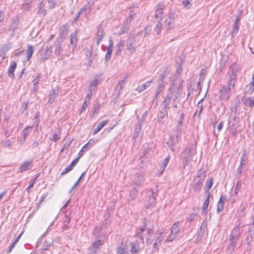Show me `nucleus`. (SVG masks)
I'll list each match as a JSON object with an SVG mask.
<instances>
[{"label": "nucleus", "instance_id": "f257e3e1", "mask_svg": "<svg viewBox=\"0 0 254 254\" xmlns=\"http://www.w3.org/2000/svg\"><path fill=\"white\" fill-rule=\"evenodd\" d=\"M235 83L232 79H228L227 85L222 86L219 91V98L221 100H228L229 99L231 94V90L234 89Z\"/></svg>", "mask_w": 254, "mask_h": 254}, {"label": "nucleus", "instance_id": "f03ea898", "mask_svg": "<svg viewBox=\"0 0 254 254\" xmlns=\"http://www.w3.org/2000/svg\"><path fill=\"white\" fill-rule=\"evenodd\" d=\"M241 232L239 226H235L232 231L229 238V249L232 252L237 246V242L240 239Z\"/></svg>", "mask_w": 254, "mask_h": 254}, {"label": "nucleus", "instance_id": "7ed1b4c3", "mask_svg": "<svg viewBox=\"0 0 254 254\" xmlns=\"http://www.w3.org/2000/svg\"><path fill=\"white\" fill-rule=\"evenodd\" d=\"M184 155L183 157V165L184 168L186 166H188L190 162L192 160V156L193 152L191 149H186L184 151Z\"/></svg>", "mask_w": 254, "mask_h": 254}, {"label": "nucleus", "instance_id": "20e7f679", "mask_svg": "<svg viewBox=\"0 0 254 254\" xmlns=\"http://www.w3.org/2000/svg\"><path fill=\"white\" fill-rule=\"evenodd\" d=\"M147 113L148 112L147 111H145L141 116V120L138 123L137 125V126L136 127H135V129H134V135L135 136H137L139 133H140V131L141 129V127H142V123L143 122H144L146 116H147Z\"/></svg>", "mask_w": 254, "mask_h": 254}, {"label": "nucleus", "instance_id": "39448f33", "mask_svg": "<svg viewBox=\"0 0 254 254\" xmlns=\"http://www.w3.org/2000/svg\"><path fill=\"white\" fill-rule=\"evenodd\" d=\"M144 181L143 175L141 173H137L134 175L133 179V185L137 188H139Z\"/></svg>", "mask_w": 254, "mask_h": 254}, {"label": "nucleus", "instance_id": "423d86ee", "mask_svg": "<svg viewBox=\"0 0 254 254\" xmlns=\"http://www.w3.org/2000/svg\"><path fill=\"white\" fill-rule=\"evenodd\" d=\"M113 41L112 38H110L109 40V45L107 48V52L105 55V62H108L111 59V55L113 52Z\"/></svg>", "mask_w": 254, "mask_h": 254}, {"label": "nucleus", "instance_id": "0eeeda50", "mask_svg": "<svg viewBox=\"0 0 254 254\" xmlns=\"http://www.w3.org/2000/svg\"><path fill=\"white\" fill-rule=\"evenodd\" d=\"M131 42L126 45L127 50L129 52L130 54L134 53L136 51V48L135 47V37L134 36L132 37L131 36H130L128 37V39H131Z\"/></svg>", "mask_w": 254, "mask_h": 254}, {"label": "nucleus", "instance_id": "6e6552de", "mask_svg": "<svg viewBox=\"0 0 254 254\" xmlns=\"http://www.w3.org/2000/svg\"><path fill=\"white\" fill-rule=\"evenodd\" d=\"M174 17L173 14H170L166 18L165 21V24L166 26V30H170L174 26Z\"/></svg>", "mask_w": 254, "mask_h": 254}, {"label": "nucleus", "instance_id": "1a4fd4ad", "mask_svg": "<svg viewBox=\"0 0 254 254\" xmlns=\"http://www.w3.org/2000/svg\"><path fill=\"white\" fill-rule=\"evenodd\" d=\"M203 181L201 179L194 178L192 190L195 192H198L201 189Z\"/></svg>", "mask_w": 254, "mask_h": 254}, {"label": "nucleus", "instance_id": "9d476101", "mask_svg": "<svg viewBox=\"0 0 254 254\" xmlns=\"http://www.w3.org/2000/svg\"><path fill=\"white\" fill-rule=\"evenodd\" d=\"M116 254H129L127 245L123 243H121L117 249Z\"/></svg>", "mask_w": 254, "mask_h": 254}, {"label": "nucleus", "instance_id": "9b49d317", "mask_svg": "<svg viewBox=\"0 0 254 254\" xmlns=\"http://www.w3.org/2000/svg\"><path fill=\"white\" fill-rule=\"evenodd\" d=\"M183 86V80H181L179 84L177 87V90H176V93H175L174 99H173L174 103V107L176 108H177V105L176 104H175V102L176 101V100L179 97H180V96H181Z\"/></svg>", "mask_w": 254, "mask_h": 254}, {"label": "nucleus", "instance_id": "f8f14e48", "mask_svg": "<svg viewBox=\"0 0 254 254\" xmlns=\"http://www.w3.org/2000/svg\"><path fill=\"white\" fill-rule=\"evenodd\" d=\"M59 90L60 87L56 86L55 88H54L50 92L49 95V102L50 103H52L54 102V100L59 94Z\"/></svg>", "mask_w": 254, "mask_h": 254}, {"label": "nucleus", "instance_id": "ddd939ff", "mask_svg": "<svg viewBox=\"0 0 254 254\" xmlns=\"http://www.w3.org/2000/svg\"><path fill=\"white\" fill-rule=\"evenodd\" d=\"M147 225L146 224V220H144L143 221V225L140 227V229L136 232L135 236L139 239V242H142L143 239V233L144 230L146 229Z\"/></svg>", "mask_w": 254, "mask_h": 254}, {"label": "nucleus", "instance_id": "4468645a", "mask_svg": "<svg viewBox=\"0 0 254 254\" xmlns=\"http://www.w3.org/2000/svg\"><path fill=\"white\" fill-rule=\"evenodd\" d=\"M238 70L236 64L232 65L231 67V73L229 75L228 79H232L234 82H236Z\"/></svg>", "mask_w": 254, "mask_h": 254}, {"label": "nucleus", "instance_id": "2eb2a0df", "mask_svg": "<svg viewBox=\"0 0 254 254\" xmlns=\"http://www.w3.org/2000/svg\"><path fill=\"white\" fill-rule=\"evenodd\" d=\"M242 101L244 105L247 107H253L254 106V97L248 98L243 97L242 98Z\"/></svg>", "mask_w": 254, "mask_h": 254}, {"label": "nucleus", "instance_id": "dca6fc26", "mask_svg": "<svg viewBox=\"0 0 254 254\" xmlns=\"http://www.w3.org/2000/svg\"><path fill=\"white\" fill-rule=\"evenodd\" d=\"M227 197L226 195H222L220 196L219 202L217 204V212L220 213L223 209V204L224 202L226 200Z\"/></svg>", "mask_w": 254, "mask_h": 254}, {"label": "nucleus", "instance_id": "f3484780", "mask_svg": "<svg viewBox=\"0 0 254 254\" xmlns=\"http://www.w3.org/2000/svg\"><path fill=\"white\" fill-rule=\"evenodd\" d=\"M32 161H26L24 162L20 168V172H24L28 171L32 168Z\"/></svg>", "mask_w": 254, "mask_h": 254}, {"label": "nucleus", "instance_id": "a211bd4d", "mask_svg": "<svg viewBox=\"0 0 254 254\" xmlns=\"http://www.w3.org/2000/svg\"><path fill=\"white\" fill-rule=\"evenodd\" d=\"M130 23H131L129 21H128L127 20H125V21H124L120 31L119 32V34L122 35L125 33L127 32L129 29Z\"/></svg>", "mask_w": 254, "mask_h": 254}, {"label": "nucleus", "instance_id": "6ab92c4d", "mask_svg": "<svg viewBox=\"0 0 254 254\" xmlns=\"http://www.w3.org/2000/svg\"><path fill=\"white\" fill-rule=\"evenodd\" d=\"M125 43L124 40H120L119 42L117 44V49L116 51L115 55L117 56L121 55L122 52L124 47Z\"/></svg>", "mask_w": 254, "mask_h": 254}, {"label": "nucleus", "instance_id": "aec40b11", "mask_svg": "<svg viewBox=\"0 0 254 254\" xmlns=\"http://www.w3.org/2000/svg\"><path fill=\"white\" fill-rule=\"evenodd\" d=\"M16 65L17 64L16 62H13L10 64V66L8 68V76L12 78H14V71L16 67Z\"/></svg>", "mask_w": 254, "mask_h": 254}, {"label": "nucleus", "instance_id": "412c9836", "mask_svg": "<svg viewBox=\"0 0 254 254\" xmlns=\"http://www.w3.org/2000/svg\"><path fill=\"white\" fill-rule=\"evenodd\" d=\"M104 30L101 26L99 27L98 28L97 32V44L99 45L101 41L102 40L103 37H104Z\"/></svg>", "mask_w": 254, "mask_h": 254}, {"label": "nucleus", "instance_id": "4be33fe9", "mask_svg": "<svg viewBox=\"0 0 254 254\" xmlns=\"http://www.w3.org/2000/svg\"><path fill=\"white\" fill-rule=\"evenodd\" d=\"M239 20H240V18H239V16H237L235 20V22L233 25V28H232V36L236 35L237 34V33L239 30Z\"/></svg>", "mask_w": 254, "mask_h": 254}, {"label": "nucleus", "instance_id": "5701e85b", "mask_svg": "<svg viewBox=\"0 0 254 254\" xmlns=\"http://www.w3.org/2000/svg\"><path fill=\"white\" fill-rule=\"evenodd\" d=\"M68 32V26L66 24L63 25L60 31V37L62 39H65Z\"/></svg>", "mask_w": 254, "mask_h": 254}, {"label": "nucleus", "instance_id": "b1692460", "mask_svg": "<svg viewBox=\"0 0 254 254\" xmlns=\"http://www.w3.org/2000/svg\"><path fill=\"white\" fill-rule=\"evenodd\" d=\"M77 39V37L76 32L75 31L74 32L71 33L70 34V43L72 45L73 50L76 48Z\"/></svg>", "mask_w": 254, "mask_h": 254}, {"label": "nucleus", "instance_id": "393cba45", "mask_svg": "<svg viewBox=\"0 0 254 254\" xmlns=\"http://www.w3.org/2000/svg\"><path fill=\"white\" fill-rule=\"evenodd\" d=\"M210 194L209 192L207 193V195L205 198V201L203 204L202 206V213L205 214L207 212V209L208 206L209 202Z\"/></svg>", "mask_w": 254, "mask_h": 254}, {"label": "nucleus", "instance_id": "a878e982", "mask_svg": "<svg viewBox=\"0 0 254 254\" xmlns=\"http://www.w3.org/2000/svg\"><path fill=\"white\" fill-rule=\"evenodd\" d=\"M60 135L61 130L60 128H58L57 130L50 137V139L52 141L56 142L60 139Z\"/></svg>", "mask_w": 254, "mask_h": 254}, {"label": "nucleus", "instance_id": "bb28decb", "mask_svg": "<svg viewBox=\"0 0 254 254\" xmlns=\"http://www.w3.org/2000/svg\"><path fill=\"white\" fill-rule=\"evenodd\" d=\"M44 7H45V4L43 3V2H40L39 3L38 13V14H39L42 16H45L46 14V10L44 8Z\"/></svg>", "mask_w": 254, "mask_h": 254}, {"label": "nucleus", "instance_id": "cd10ccee", "mask_svg": "<svg viewBox=\"0 0 254 254\" xmlns=\"http://www.w3.org/2000/svg\"><path fill=\"white\" fill-rule=\"evenodd\" d=\"M180 224V222L177 221L175 222L171 228V233L172 234H174L177 235V234H178L180 232V228L179 227Z\"/></svg>", "mask_w": 254, "mask_h": 254}, {"label": "nucleus", "instance_id": "c85d7f7f", "mask_svg": "<svg viewBox=\"0 0 254 254\" xmlns=\"http://www.w3.org/2000/svg\"><path fill=\"white\" fill-rule=\"evenodd\" d=\"M152 82V80L148 81L145 83L138 86L136 90L139 92H141L142 91L145 90L147 87H148L150 85V84Z\"/></svg>", "mask_w": 254, "mask_h": 254}, {"label": "nucleus", "instance_id": "c756f323", "mask_svg": "<svg viewBox=\"0 0 254 254\" xmlns=\"http://www.w3.org/2000/svg\"><path fill=\"white\" fill-rule=\"evenodd\" d=\"M163 6L161 4H158L156 6L155 17L157 19L161 18L163 14Z\"/></svg>", "mask_w": 254, "mask_h": 254}, {"label": "nucleus", "instance_id": "7c9ffc66", "mask_svg": "<svg viewBox=\"0 0 254 254\" xmlns=\"http://www.w3.org/2000/svg\"><path fill=\"white\" fill-rule=\"evenodd\" d=\"M174 87V83H173L168 89V92L167 93L165 98L169 100H171L173 97V91Z\"/></svg>", "mask_w": 254, "mask_h": 254}, {"label": "nucleus", "instance_id": "2f4dec72", "mask_svg": "<svg viewBox=\"0 0 254 254\" xmlns=\"http://www.w3.org/2000/svg\"><path fill=\"white\" fill-rule=\"evenodd\" d=\"M253 234L250 233L249 234L248 236L246 239V243H247V250L249 251L251 250V242L253 241Z\"/></svg>", "mask_w": 254, "mask_h": 254}, {"label": "nucleus", "instance_id": "473e14b6", "mask_svg": "<svg viewBox=\"0 0 254 254\" xmlns=\"http://www.w3.org/2000/svg\"><path fill=\"white\" fill-rule=\"evenodd\" d=\"M34 52L33 47L31 45H28L26 50L27 52V61H30Z\"/></svg>", "mask_w": 254, "mask_h": 254}, {"label": "nucleus", "instance_id": "72a5a7b5", "mask_svg": "<svg viewBox=\"0 0 254 254\" xmlns=\"http://www.w3.org/2000/svg\"><path fill=\"white\" fill-rule=\"evenodd\" d=\"M147 234L148 235V237L146 239V243L148 245H149L151 244L152 242L149 239V238L151 236V234L154 230V227L153 225H151L149 227H148L147 228Z\"/></svg>", "mask_w": 254, "mask_h": 254}, {"label": "nucleus", "instance_id": "f704fd0d", "mask_svg": "<svg viewBox=\"0 0 254 254\" xmlns=\"http://www.w3.org/2000/svg\"><path fill=\"white\" fill-rule=\"evenodd\" d=\"M156 199L153 197H149L148 202L146 204V207L147 208H151L153 207L155 204Z\"/></svg>", "mask_w": 254, "mask_h": 254}, {"label": "nucleus", "instance_id": "c9c22d12", "mask_svg": "<svg viewBox=\"0 0 254 254\" xmlns=\"http://www.w3.org/2000/svg\"><path fill=\"white\" fill-rule=\"evenodd\" d=\"M131 246L130 252L132 254L137 253L140 249L139 246L135 243H131L129 244Z\"/></svg>", "mask_w": 254, "mask_h": 254}, {"label": "nucleus", "instance_id": "e433bc0d", "mask_svg": "<svg viewBox=\"0 0 254 254\" xmlns=\"http://www.w3.org/2000/svg\"><path fill=\"white\" fill-rule=\"evenodd\" d=\"M63 52L61 43H58L55 46V54L57 56H60Z\"/></svg>", "mask_w": 254, "mask_h": 254}, {"label": "nucleus", "instance_id": "4c0bfd02", "mask_svg": "<svg viewBox=\"0 0 254 254\" xmlns=\"http://www.w3.org/2000/svg\"><path fill=\"white\" fill-rule=\"evenodd\" d=\"M33 126H26L22 131V136L26 137L31 132Z\"/></svg>", "mask_w": 254, "mask_h": 254}, {"label": "nucleus", "instance_id": "58836bf2", "mask_svg": "<svg viewBox=\"0 0 254 254\" xmlns=\"http://www.w3.org/2000/svg\"><path fill=\"white\" fill-rule=\"evenodd\" d=\"M104 244V241L102 240H98L94 241L92 247L95 248L98 251L99 247Z\"/></svg>", "mask_w": 254, "mask_h": 254}, {"label": "nucleus", "instance_id": "ea45409f", "mask_svg": "<svg viewBox=\"0 0 254 254\" xmlns=\"http://www.w3.org/2000/svg\"><path fill=\"white\" fill-rule=\"evenodd\" d=\"M139 188H133L132 190L130 191L129 197L132 199H135L137 195L138 191Z\"/></svg>", "mask_w": 254, "mask_h": 254}, {"label": "nucleus", "instance_id": "a19ab883", "mask_svg": "<svg viewBox=\"0 0 254 254\" xmlns=\"http://www.w3.org/2000/svg\"><path fill=\"white\" fill-rule=\"evenodd\" d=\"M169 159H170V156L168 155L163 161V162H162V165H163L162 168H163V169H162V171L160 172L159 173L158 176H160L162 174V173H163V172H164V171L165 170V168L166 166H167V164L168 163Z\"/></svg>", "mask_w": 254, "mask_h": 254}, {"label": "nucleus", "instance_id": "79ce46f5", "mask_svg": "<svg viewBox=\"0 0 254 254\" xmlns=\"http://www.w3.org/2000/svg\"><path fill=\"white\" fill-rule=\"evenodd\" d=\"M71 219V216L70 215H66L65 218L63 222V228L66 229L68 227V224H69Z\"/></svg>", "mask_w": 254, "mask_h": 254}, {"label": "nucleus", "instance_id": "37998d69", "mask_svg": "<svg viewBox=\"0 0 254 254\" xmlns=\"http://www.w3.org/2000/svg\"><path fill=\"white\" fill-rule=\"evenodd\" d=\"M51 245L49 243H48L47 241H45L43 243V246L41 249V253H44L45 251L48 250L49 248L51 247Z\"/></svg>", "mask_w": 254, "mask_h": 254}, {"label": "nucleus", "instance_id": "c03bdc74", "mask_svg": "<svg viewBox=\"0 0 254 254\" xmlns=\"http://www.w3.org/2000/svg\"><path fill=\"white\" fill-rule=\"evenodd\" d=\"M237 128H238L237 126L235 124H233L232 125V126L230 127V130H229L230 133L232 135L235 136L236 134V130H237Z\"/></svg>", "mask_w": 254, "mask_h": 254}, {"label": "nucleus", "instance_id": "a18cd8bd", "mask_svg": "<svg viewBox=\"0 0 254 254\" xmlns=\"http://www.w3.org/2000/svg\"><path fill=\"white\" fill-rule=\"evenodd\" d=\"M99 84V80L97 78L95 79L93 81L91 82L90 84V90H93L96 87V86Z\"/></svg>", "mask_w": 254, "mask_h": 254}, {"label": "nucleus", "instance_id": "49530a36", "mask_svg": "<svg viewBox=\"0 0 254 254\" xmlns=\"http://www.w3.org/2000/svg\"><path fill=\"white\" fill-rule=\"evenodd\" d=\"M168 109L163 107L160 112L159 118L162 119L166 116H167L168 115Z\"/></svg>", "mask_w": 254, "mask_h": 254}, {"label": "nucleus", "instance_id": "de8ad7c7", "mask_svg": "<svg viewBox=\"0 0 254 254\" xmlns=\"http://www.w3.org/2000/svg\"><path fill=\"white\" fill-rule=\"evenodd\" d=\"M162 26V23L159 21L155 27L154 30L156 35H159L160 33Z\"/></svg>", "mask_w": 254, "mask_h": 254}, {"label": "nucleus", "instance_id": "09e8293b", "mask_svg": "<svg viewBox=\"0 0 254 254\" xmlns=\"http://www.w3.org/2000/svg\"><path fill=\"white\" fill-rule=\"evenodd\" d=\"M191 0H182V2L186 9H190L191 7L190 1Z\"/></svg>", "mask_w": 254, "mask_h": 254}, {"label": "nucleus", "instance_id": "8fccbe9b", "mask_svg": "<svg viewBox=\"0 0 254 254\" xmlns=\"http://www.w3.org/2000/svg\"><path fill=\"white\" fill-rule=\"evenodd\" d=\"M176 141L175 140V139H173V137H171L169 140V141L167 143V145L169 146L170 149L172 151L174 150V146Z\"/></svg>", "mask_w": 254, "mask_h": 254}, {"label": "nucleus", "instance_id": "3c124183", "mask_svg": "<svg viewBox=\"0 0 254 254\" xmlns=\"http://www.w3.org/2000/svg\"><path fill=\"white\" fill-rule=\"evenodd\" d=\"M206 225H207L206 223H205L204 222H203L201 224V226L200 227V229H199V231L198 232V236H201L203 234V233H204V232L205 231V229L206 228Z\"/></svg>", "mask_w": 254, "mask_h": 254}, {"label": "nucleus", "instance_id": "603ef678", "mask_svg": "<svg viewBox=\"0 0 254 254\" xmlns=\"http://www.w3.org/2000/svg\"><path fill=\"white\" fill-rule=\"evenodd\" d=\"M88 150V148H87V146H86V145H84L82 148L81 149V150L79 151L78 154V158H80L84 154V153L85 152H86Z\"/></svg>", "mask_w": 254, "mask_h": 254}, {"label": "nucleus", "instance_id": "864d4df0", "mask_svg": "<svg viewBox=\"0 0 254 254\" xmlns=\"http://www.w3.org/2000/svg\"><path fill=\"white\" fill-rule=\"evenodd\" d=\"M206 176V173L204 171H199L197 173V177L195 178H200L202 179L203 181Z\"/></svg>", "mask_w": 254, "mask_h": 254}, {"label": "nucleus", "instance_id": "5fc2aeb1", "mask_svg": "<svg viewBox=\"0 0 254 254\" xmlns=\"http://www.w3.org/2000/svg\"><path fill=\"white\" fill-rule=\"evenodd\" d=\"M127 78V77H126L124 80L119 82L118 84V86H119V92H121L122 90L123 89L125 85V81L126 79Z\"/></svg>", "mask_w": 254, "mask_h": 254}, {"label": "nucleus", "instance_id": "6e6d98bb", "mask_svg": "<svg viewBox=\"0 0 254 254\" xmlns=\"http://www.w3.org/2000/svg\"><path fill=\"white\" fill-rule=\"evenodd\" d=\"M242 170H243V166L239 165L237 170L236 173L235 175L236 177L237 178L240 179V178L241 176Z\"/></svg>", "mask_w": 254, "mask_h": 254}, {"label": "nucleus", "instance_id": "4d7b16f0", "mask_svg": "<svg viewBox=\"0 0 254 254\" xmlns=\"http://www.w3.org/2000/svg\"><path fill=\"white\" fill-rule=\"evenodd\" d=\"M48 1L49 7L51 8H53L57 4L58 1V0H48Z\"/></svg>", "mask_w": 254, "mask_h": 254}, {"label": "nucleus", "instance_id": "13d9d810", "mask_svg": "<svg viewBox=\"0 0 254 254\" xmlns=\"http://www.w3.org/2000/svg\"><path fill=\"white\" fill-rule=\"evenodd\" d=\"M176 237V235L171 233V234L166 239L165 242L166 243L172 242L175 239Z\"/></svg>", "mask_w": 254, "mask_h": 254}, {"label": "nucleus", "instance_id": "bf43d9fd", "mask_svg": "<svg viewBox=\"0 0 254 254\" xmlns=\"http://www.w3.org/2000/svg\"><path fill=\"white\" fill-rule=\"evenodd\" d=\"M72 169L73 168L71 167L70 165H69L68 166L65 167L64 169L62 171V172L61 174V176H64L66 174L68 173L69 172L71 171Z\"/></svg>", "mask_w": 254, "mask_h": 254}, {"label": "nucleus", "instance_id": "052dcab7", "mask_svg": "<svg viewBox=\"0 0 254 254\" xmlns=\"http://www.w3.org/2000/svg\"><path fill=\"white\" fill-rule=\"evenodd\" d=\"M163 233H160L157 236V237L155 240V242L156 243L160 244L161 243V242L162 241L163 239V237L162 236Z\"/></svg>", "mask_w": 254, "mask_h": 254}, {"label": "nucleus", "instance_id": "680f3d73", "mask_svg": "<svg viewBox=\"0 0 254 254\" xmlns=\"http://www.w3.org/2000/svg\"><path fill=\"white\" fill-rule=\"evenodd\" d=\"M164 88V85L163 83L158 82V88L156 92L157 93H161Z\"/></svg>", "mask_w": 254, "mask_h": 254}, {"label": "nucleus", "instance_id": "e2e57ef3", "mask_svg": "<svg viewBox=\"0 0 254 254\" xmlns=\"http://www.w3.org/2000/svg\"><path fill=\"white\" fill-rule=\"evenodd\" d=\"M31 6V2H24L22 4V9L24 10H28Z\"/></svg>", "mask_w": 254, "mask_h": 254}, {"label": "nucleus", "instance_id": "0e129e2a", "mask_svg": "<svg viewBox=\"0 0 254 254\" xmlns=\"http://www.w3.org/2000/svg\"><path fill=\"white\" fill-rule=\"evenodd\" d=\"M135 16V13H134L133 10H131L129 12V15L126 20H127L128 21H129L130 23L132 19H133L134 17Z\"/></svg>", "mask_w": 254, "mask_h": 254}, {"label": "nucleus", "instance_id": "69168bd1", "mask_svg": "<svg viewBox=\"0 0 254 254\" xmlns=\"http://www.w3.org/2000/svg\"><path fill=\"white\" fill-rule=\"evenodd\" d=\"M87 254H97V250L92 247L88 249Z\"/></svg>", "mask_w": 254, "mask_h": 254}, {"label": "nucleus", "instance_id": "338daca9", "mask_svg": "<svg viewBox=\"0 0 254 254\" xmlns=\"http://www.w3.org/2000/svg\"><path fill=\"white\" fill-rule=\"evenodd\" d=\"M213 184V179L210 178L206 182V187L207 188L208 190H210L212 187Z\"/></svg>", "mask_w": 254, "mask_h": 254}, {"label": "nucleus", "instance_id": "774afa93", "mask_svg": "<svg viewBox=\"0 0 254 254\" xmlns=\"http://www.w3.org/2000/svg\"><path fill=\"white\" fill-rule=\"evenodd\" d=\"M18 21L17 20H14L13 22L11 24L10 29L12 31H14L17 28Z\"/></svg>", "mask_w": 254, "mask_h": 254}]
</instances>
